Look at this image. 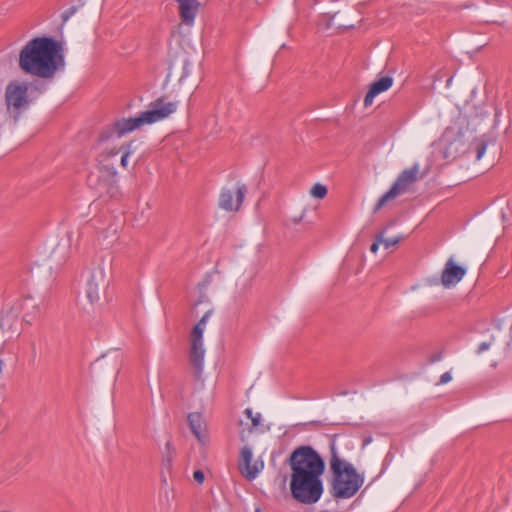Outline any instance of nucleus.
Segmentation results:
<instances>
[{
  "mask_svg": "<svg viewBox=\"0 0 512 512\" xmlns=\"http://www.w3.org/2000/svg\"><path fill=\"white\" fill-rule=\"evenodd\" d=\"M287 463L292 470L291 496L302 504L316 503L320 499V454L310 446H299Z\"/></svg>",
  "mask_w": 512,
  "mask_h": 512,
  "instance_id": "obj_1",
  "label": "nucleus"
},
{
  "mask_svg": "<svg viewBox=\"0 0 512 512\" xmlns=\"http://www.w3.org/2000/svg\"><path fill=\"white\" fill-rule=\"evenodd\" d=\"M19 67L31 75L52 78L57 71L65 68L62 44L52 37L33 38L20 51Z\"/></svg>",
  "mask_w": 512,
  "mask_h": 512,
  "instance_id": "obj_2",
  "label": "nucleus"
},
{
  "mask_svg": "<svg viewBox=\"0 0 512 512\" xmlns=\"http://www.w3.org/2000/svg\"><path fill=\"white\" fill-rule=\"evenodd\" d=\"M176 109L177 102L167 101L165 97H159L151 102L149 109L141 112L139 116L116 120L104 128L98 135V143L106 142L113 137L120 138L144 124H152L163 120L173 114Z\"/></svg>",
  "mask_w": 512,
  "mask_h": 512,
  "instance_id": "obj_3",
  "label": "nucleus"
},
{
  "mask_svg": "<svg viewBox=\"0 0 512 512\" xmlns=\"http://www.w3.org/2000/svg\"><path fill=\"white\" fill-rule=\"evenodd\" d=\"M330 467L333 472V494L339 498H351L364 483V476L354 466L341 459L336 450L335 442L331 445Z\"/></svg>",
  "mask_w": 512,
  "mask_h": 512,
  "instance_id": "obj_4",
  "label": "nucleus"
},
{
  "mask_svg": "<svg viewBox=\"0 0 512 512\" xmlns=\"http://www.w3.org/2000/svg\"><path fill=\"white\" fill-rule=\"evenodd\" d=\"M212 311H207L194 325L190 333L189 361L194 370V377L200 379L203 371L205 349L203 344V333Z\"/></svg>",
  "mask_w": 512,
  "mask_h": 512,
  "instance_id": "obj_5",
  "label": "nucleus"
},
{
  "mask_svg": "<svg viewBox=\"0 0 512 512\" xmlns=\"http://www.w3.org/2000/svg\"><path fill=\"white\" fill-rule=\"evenodd\" d=\"M5 103L13 122L17 123L31 103L28 97V85L17 82L9 83L5 89Z\"/></svg>",
  "mask_w": 512,
  "mask_h": 512,
  "instance_id": "obj_6",
  "label": "nucleus"
},
{
  "mask_svg": "<svg viewBox=\"0 0 512 512\" xmlns=\"http://www.w3.org/2000/svg\"><path fill=\"white\" fill-rule=\"evenodd\" d=\"M419 169V164L415 163L412 167L403 170L390 190L378 200L375 211L380 210L388 201L408 191L411 185L417 181Z\"/></svg>",
  "mask_w": 512,
  "mask_h": 512,
  "instance_id": "obj_7",
  "label": "nucleus"
},
{
  "mask_svg": "<svg viewBox=\"0 0 512 512\" xmlns=\"http://www.w3.org/2000/svg\"><path fill=\"white\" fill-rule=\"evenodd\" d=\"M100 174L96 175L91 173L87 177V183L91 188L99 191V194L103 193L111 194V190L114 188L116 183L117 171L114 166L108 164H101L98 167Z\"/></svg>",
  "mask_w": 512,
  "mask_h": 512,
  "instance_id": "obj_8",
  "label": "nucleus"
},
{
  "mask_svg": "<svg viewBox=\"0 0 512 512\" xmlns=\"http://www.w3.org/2000/svg\"><path fill=\"white\" fill-rule=\"evenodd\" d=\"M247 193L245 184H238L235 191L223 188L219 195V207L226 211H238Z\"/></svg>",
  "mask_w": 512,
  "mask_h": 512,
  "instance_id": "obj_9",
  "label": "nucleus"
},
{
  "mask_svg": "<svg viewBox=\"0 0 512 512\" xmlns=\"http://www.w3.org/2000/svg\"><path fill=\"white\" fill-rule=\"evenodd\" d=\"M466 275V268L458 265L453 257H450L445 263L441 274V284L449 289L458 284Z\"/></svg>",
  "mask_w": 512,
  "mask_h": 512,
  "instance_id": "obj_10",
  "label": "nucleus"
},
{
  "mask_svg": "<svg viewBox=\"0 0 512 512\" xmlns=\"http://www.w3.org/2000/svg\"><path fill=\"white\" fill-rule=\"evenodd\" d=\"M105 272L102 268L93 270L86 284V297L91 304L97 303L100 299V291L105 287Z\"/></svg>",
  "mask_w": 512,
  "mask_h": 512,
  "instance_id": "obj_11",
  "label": "nucleus"
},
{
  "mask_svg": "<svg viewBox=\"0 0 512 512\" xmlns=\"http://www.w3.org/2000/svg\"><path fill=\"white\" fill-rule=\"evenodd\" d=\"M433 149L437 151L442 159L451 160L456 158L462 147L460 139H450L448 134H444L438 141L433 143Z\"/></svg>",
  "mask_w": 512,
  "mask_h": 512,
  "instance_id": "obj_12",
  "label": "nucleus"
},
{
  "mask_svg": "<svg viewBox=\"0 0 512 512\" xmlns=\"http://www.w3.org/2000/svg\"><path fill=\"white\" fill-rule=\"evenodd\" d=\"M252 451L248 446H244L240 451L239 457V470L242 475L247 479H254L259 473V469L256 465H252Z\"/></svg>",
  "mask_w": 512,
  "mask_h": 512,
  "instance_id": "obj_13",
  "label": "nucleus"
},
{
  "mask_svg": "<svg viewBox=\"0 0 512 512\" xmlns=\"http://www.w3.org/2000/svg\"><path fill=\"white\" fill-rule=\"evenodd\" d=\"M393 85V78L390 76H384L376 81H374L369 88V91L367 92L365 98H364V105L366 107L373 104V101L376 96L379 94L387 91L390 89Z\"/></svg>",
  "mask_w": 512,
  "mask_h": 512,
  "instance_id": "obj_14",
  "label": "nucleus"
},
{
  "mask_svg": "<svg viewBox=\"0 0 512 512\" xmlns=\"http://www.w3.org/2000/svg\"><path fill=\"white\" fill-rule=\"evenodd\" d=\"M179 5V14L184 24L191 26L194 23L200 3L197 0H176Z\"/></svg>",
  "mask_w": 512,
  "mask_h": 512,
  "instance_id": "obj_15",
  "label": "nucleus"
},
{
  "mask_svg": "<svg viewBox=\"0 0 512 512\" xmlns=\"http://www.w3.org/2000/svg\"><path fill=\"white\" fill-rule=\"evenodd\" d=\"M19 310L27 311L23 316V320L30 325L40 312L39 304L30 295L22 299Z\"/></svg>",
  "mask_w": 512,
  "mask_h": 512,
  "instance_id": "obj_16",
  "label": "nucleus"
},
{
  "mask_svg": "<svg viewBox=\"0 0 512 512\" xmlns=\"http://www.w3.org/2000/svg\"><path fill=\"white\" fill-rule=\"evenodd\" d=\"M187 421L192 433L203 443L206 439V435L203 433L204 419L202 415L198 412L189 413Z\"/></svg>",
  "mask_w": 512,
  "mask_h": 512,
  "instance_id": "obj_17",
  "label": "nucleus"
},
{
  "mask_svg": "<svg viewBox=\"0 0 512 512\" xmlns=\"http://www.w3.org/2000/svg\"><path fill=\"white\" fill-rule=\"evenodd\" d=\"M17 317H18L17 311L14 313L12 310H10L5 313L2 310L1 317H0V322H3V324H4L2 327V330L3 331L13 330V327H14L15 323L17 322Z\"/></svg>",
  "mask_w": 512,
  "mask_h": 512,
  "instance_id": "obj_18",
  "label": "nucleus"
},
{
  "mask_svg": "<svg viewBox=\"0 0 512 512\" xmlns=\"http://www.w3.org/2000/svg\"><path fill=\"white\" fill-rule=\"evenodd\" d=\"M133 142H126L122 144L121 161L120 164L123 168L128 167V158L133 153Z\"/></svg>",
  "mask_w": 512,
  "mask_h": 512,
  "instance_id": "obj_19",
  "label": "nucleus"
},
{
  "mask_svg": "<svg viewBox=\"0 0 512 512\" xmlns=\"http://www.w3.org/2000/svg\"><path fill=\"white\" fill-rule=\"evenodd\" d=\"M121 152H122V145L120 147H112V148L106 149L105 151L102 152L101 157L103 158V161H107V160L117 156L118 154H121Z\"/></svg>",
  "mask_w": 512,
  "mask_h": 512,
  "instance_id": "obj_20",
  "label": "nucleus"
},
{
  "mask_svg": "<svg viewBox=\"0 0 512 512\" xmlns=\"http://www.w3.org/2000/svg\"><path fill=\"white\" fill-rule=\"evenodd\" d=\"M176 455V451L163 452L162 463L165 468L170 470L172 468L173 460Z\"/></svg>",
  "mask_w": 512,
  "mask_h": 512,
  "instance_id": "obj_21",
  "label": "nucleus"
},
{
  "mask_svg": "<svg viewBox=\"0 0 512 512\" xmlns=\"http://www.w3.org/2000/svg\"><path fill=\"white\" fill-rule=\"evenodd\" d=\"M244 413L251 420L253 428H256L259 426L260 420H261L260 413H256L255 415H253V411L251 408L245 409Z\"/></svg>",
  "mask_w": 512,
  "mask_h": 512,
  "instance_id": "obj_22",
  "label": "nucleus"
},
{
  "mask_svg": "<svg viewBox=\"0 0 512 512\" xmlns=\"http://www.w3.org/2000/svg\"><path fill=\"white\" fill-rule=\"evenodd\" d=\"M401 240V237L398 236V237H393V238H383V236H379V241H381V243L388 249L392 246H395L399 243V241Z\"/></svg>",
  "mask_w": 512,
  "mask_h": 512,
  "instance_id": "obj_23",
  "label": "nucleus"
},
{
  "mask_svg": "<svg viewBox=\"0 0 512 512\" xmlns=\"http://www.w3.org/2000/svg\"><path fill=\"white\" fill-rule=\"evenodd\" d=\"M487 149V145L484 142L479 143L476 146V160H481L482 157L485 155Z\"/></svg>",
  "mask_w": 512,
  "mask_h": 512,
  "instance_id": "obj_24",
  "label": "nucleus"
},
{
  "mask_svg": "<svg viewBox=\"0 0 512 512\" xmlns=\"http://www.w3.org/2000/svg\"><path fill=\"white\" fill-rule=\"evenodd\" d=\"M193 478L197 483L202 484L205 479L203 471H201V470L194 471Z\"/></svg>",
  "mask_w": 512,
  "mask_h": 512,
  "instance_id": "obj_25",
  "label": "nucleus"
},
{
  "mask_svg": "<svg viewBox=\"0 0 512 512\" xmlns=\"http://www.w3.org/2000/svg\"><path fill=\"white\" fill-rule=\"evenodd\" d=\"M77 8L72 6L62 14L63 21H67L75 12Z\"/></svg>",
  "mask_w": 512,
  "mask_h": 512,
  "instance_id": "obj_26",
  "label": "nucleus"
},
{
  "mask_svg": "<svg viewBox=\"0 0 512 512\" xmlns=\"http://www.w3.org/2000/svg\"><path fill=\"white\" fill-rule=\"evenodd\" d=\"M310 193L313 197L320 198V182H317L312 186Z\"/></svg>",
  "mask_w": 512,
  "mask_h": 512,
  "instance_id": "obj_27",
  "label": "nucleus"
},
{
  "mask_svg": "<svg viewBox=\"0 0 512 512\" xmlns=\"http://www.w3.org/2000/svg\"><path fill=\"white\" fill-rule=\"evenodd\" d=\"M490 346H491V342H482L477 349V353L481 354V353L487 351L490 348Z\"/></svg>",
  "mask_w": 512,
  "mask_h": 512,
  "instance_id": "obj_28",
  "label": "nucleus"
},
{
  "mask_svg": "<svg viewBox=\"0 0 512 512\" xmlns=\"http://www.w3.org/2000/svg\"><path fill=\"white\" fill-rule=\"evenodd\" d=\"M451 379H452L451 374L449 372H445L444 374H442V376L440 378V383L441 384H446L449 381H451Z\"/></svg>",
  "mask_w": 512,
  "mask_h": 512,
  "instance_id": "obj_29",
  "label": "nucleus"
},
{
  "mask_svg": "<svg viewBox=\"0 0 512 512\" xmlns=\"http://www.w3.org/2000/svg\"><path fill=\"white\" fill-rule=\"evenodd\" d=\"M380 244H382V243H381V241H379V236H378L376 241L370 247L371 252L376 253L379 249Z\"/></svg>",
  "mask_w": 512,
  "mask_h": 512,
  "instance_id": "obj_30",
  "label": "nucleus"
},
{
  "mask_svg": "<svg viewBox=\"0 0 512 512\" xmlns=\"http://www.w3.org/2000/svg\"><path fill=\"white\" fill-rule=\"evenodd\" d=\"M170 451H176L175 448L173 447L172 445V442L170 440H168L166 443H165V450L164 452H170Z\"/></svg>",
  "mask_w": 512,
  "mask_h": 512,
  "instance_id": "obj_31",
  "label": "nucleus"
},
{
  "mask_svg": "<svg viewBox=\"0 0 512 512\" xmlns=\"http://www.w3.org/2000/svg\"><path fill=\"white\" fill-rule=\"evenodd\" d=\"M327 194V188L322 185V198Z\"/></svg>",
  "mask_w": 512,
  "mask_h": 512,
  "instance_id": "obj_32",
  "label": "nucleus"
},
{
  "mask_svg": "<svg viewBox=\"0 0 512 512\" xmlns=\"http://www.w3.org/2000/svg\"><path fill=\"white\" fill-rule=\"evenodd\" d=\"M321 467H322V471H323L324 470V461L323 460H322Z\"/></svg>",
  "mask_w": 512,
  "mask_h": 512,
  "instance_id": "obj_33",
  "label": "nucleus"
},
{
  "mask_svg": "<svg viewBox=\"0 0 512 512\" xmlns=\"http://www.w3.org/2000/svg\"><path fill=\"white\" fill-rule=\"evenodd\" d=\"M3 325V322H0V330H2Z\"/></svg>",
  "mask_w": 512,
  "mask_h": 512,
  "instance_id": "obj_34",
  "label": "nucleus"
},
{
  "mask_svg": "<svg viewBox=\"0 0 512 512\" xmlns=\"http://www.w3.org/2000/svg\"><path fill=\"white\" fill-rule=\"evenodd\" d=\"M305 215H306V211H304V212H303V214H302V216H301V217H302V218H304V217H305Z\"/></svg>",
  "mask_w": 512,
  "mask_h": 512,
  "instance_id": "obj_35",
  "label": "nucleus"
},
{
  "mask_svg": "<svg viewBox=\"0 0 512 512\" xmlns=\"http://www.w3.org/2000/svg\"><path fill=\"white\" fill-rule=\"evenodd\" d=\"M255 512H261L260 508H256Z\"/></svg>",
  "mask_w": 512,
  "mask_h": 512,
  "instance_id": "obj_36",
  "label": "nucleus"
},
{
  "mask_svg": "<svg viewBox=\"0 0 512 512\" xmlns=\"http://www.w3.org/2000/svg\"><path fill=\"white\" fill-rule=\"evenodd\" d=\"M313 3H314V4H316V3H317V0H314V1H313Z\"/></svg>",
  "mask_w": 512,
  "mask_h": 512,
  "instance_id": "obj_37",
  "label": "nucleus"
}]
</instances>
